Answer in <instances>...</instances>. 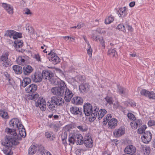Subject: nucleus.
Listing matches in <instances>:
<instances>
[{
    "label": "nucleus",
    "instance_id": "423d86ee",
    "mask_svg": "<svg viewBox=\"0 0 155 155\" xmlns=\"http://www.w3.org/2000/svg\"><path fill=\"white\" fill-rule=\"evenodd\" d=\"M70 111L72 114L74 115H78L80 117H81L83 115L81 109L79 107L71 106L70 108Z\"/></svg>",
    "mask_w": 155,
    "mask_h": 155
},
{
    "label": "nucleus",
    "instance_id": "de8ad7c7",
    "mask_svg": "<svg viewBox=\"0 0 155 155\" xmlns=\"http://www.w3.org/2000/svg\"><path fill=\"white\" fill-rule=\"evenodd\" d=\"M105 99L107 103L109 104V105H111L113 104V98L112 97L107 96L105 98Z\"/></svg>",
    "mask_w": 155,
    "mask_h": 155
},
{
    "label": "nucleus",
    "instance_id": "39448f33",
    "mask_svg": "<svg viewBox=\"0 0 155 155\" xmlns=\"http://www.w3.org/2000/svg\"><path fill=\"white\" fill-rule=\"evenodd\" d=\"M23 45V42L22 40L17 39L14 41V46L18 51L22 53L25 51L24 49L22 48Z\"/></svg>",
    "mask_w": 155,
    "mask_h": 155
},
{
    "label": "nucleus",
    "instance_id": "37998d69",
    "mask_svg": "<svg viewBox=\"0 0 155 155\" xmlns=\"http://www.w3.org/2000/svg\"><path fill=\"white\" fill-rule=\"evenodd\" d=\"M146 125H143L139 128L137 130V133L140 134H142L143 133L145 130L147 128Z\"/></svg>",
    "mask_w": 155,
    "mask_h": 155
},
{
    "label": "nucleus",
    "instance_id": "79ce46f5",
    "mask_svg": "<svg viewBox=\"0 0 155 155\" xmlns=\"http://www.w3.org/2000/svg\"><path fill=\"white\" fill-rule=\"evenodd\" d=\"M114 20V18L113 16L111 15L109 16L105 20V23L106 24H110Z\"/></svg>",
    "mask_w": 155,
    "mask_h": 155
},
{
    "label": "nucleus",
    "instance_id": "a878e982",
    "mask_svg": "<svg viewBox=\"0 0 155 155\" xmlns=\"http://www.w3.org/2000/svg\"><path fill=\"white\" fill-rule=\"evenodd\" d=\"M42 74V78H45V79L48 80L53 75V74L50 71H43Z\"/></svg>",
    "mask_w": 155,
    "mask_h": 155
},
{
    "label": "nucleus",
    "instance_id": "dca6fc26",
    "mask_svg": "<svg viewBox=\"0 0 155 155\" xmlns=\"http://www.w3.org/2000/svg\"><path fill=\"white\" fill-rule=\"evenodd\" d=\"M83 143L87 147L91 148L93 146L92 140L90 136H85L83 140Z\"/></svg>",
    "mask_w": 155,
    "mask_h": 155
},
{
    "label": "nucleus",
    "instance_id": "1a4fd4ad",
    "mask_svg": "<svg viewBox=\"0 0 155 155\" xmlns=\"http://www.w3.org/2000/svg\"><path fill=\"white\" fill-rule=\"evenodd\" d=\"M51 54V57L49 58V61H51L54 65H55L60 62V59L56 54L54 53H51V52L48 54L49 55Z\"/></svg>",
    "mask_w": 155,
    "mask_h": 155
},
{
    "label": "nucleus",
    "instance_id": "4d7b16f0",
    "mask_svg": "<svg viewBox=\"0 0 155 155\" xmlns=\"http://www.w3.org/2000/svg\"><path fill=\"white\" fill-rule=\"evenodd\" d=\"M77 80L81 82H83L84 81V78L83 76L81 75H79L76 77Z\"/></svg>",
    "mask_w": 155,
    "mask_h": 155
},
{
    "label": "nucleus",
    "instance_id": "58836bf2",
    "mask_svg": "<svg viewBox=\"0 0 155 155\" xmlns=\"http://www.w3.org/2000/svg\"><path fill=\"white\" fill-rule=\"evenodd\" d=\"M0 116L5 119H7L9 117L7 112L4 110H0Z\"/></svg>",
    "mask_w": 155,
    "mask_h": 155
},
{
    "label": "nucleus",
    "instance_id": "20e7f679",
    "mask_svg": "<svg viewBox=\"0 0 155 155\" xmlns=\"http://www.w3.org/2000/svg\"><path fill=\"white\" fill-rule=\"evenodd\" d=\"M5 36L9 37L10 38H12L15 39H17L18 38H21L22 34L21 33H18L13 30H8L6 31Z\"/></svg>",
    "mask_w": 155,
    "mask_h": 155
},
{
    "label": "nucleus",
    "instance_id": "ddd939ff",
    "mask_svg": "<svg viewBox=\"0 0 155 155\" xmlns=\"http://www.w3.org/2000/svg\"><path fill=\"white\" fill-rule=\"evenodd\" d=\"M136 151V148L132 145L127 146L124 150L125 153L130 155H133L135 152Z\"/></svg>",
    "mask_w": 155,
    "mask_h": 155
},
{
    "label": "nucleus",
    "instance_id": "4be33fe9",
    "mask_svg": "<svg viewBox=\"0 0 155 155\" xmlns=\"http://www.w3.org/2000/svg\"><path fill=\"white\" fill-rule=\"evenodd\" d=\"M51 92L54 94L60 96H62L64 94V92L63 90H61L59 87H54L51 89Z\"/></svg>",
    "mask_w": 155,
    "mask_h": 155
},
{
    "label": "nucleus",
    "instance_id": "4c0bfd02",
    "mask_svg": "<svg viewBox=\"0 0 155 155\" xmlns=\"http://www.w3.org/2000/svg\"><path fill=\"white\" fill-rule=\"evenodd\" d=\"M17 63L19 65H24L25 63L26 60L24 58V57L20 56L17 59Z\"/></svg>",
    "mask_w": 155,
    "mask_h": 155
},
{
    "label": "nucleus",
    "instance_id": "f704fd0d",
    "mask_svg": "<svg viewBox=\"0 0 155 155\" xmlns=\"http://www.w3.org/2000/svg\"><path fill=\"white\" fill-rule=\"evenodd\" d=\"M107 113L105 109H100L98 113L97 118L99 120L101 119Z\"/></svg>",
    "mask_w": 155,
    "mask_h": 155
},
{
    "label": "nucleus",
    "instance_id": "8fccbe9b",
    "mask_svg": "<svg viewBox=\"0 0 155 155\" xmlns=\"http://www.w3.org/2000/svg\"><path fill=\"white\" fill-rule=\"evenodd\" d=\"M98 40L100 42V45L103 47L104 48H105L104 41L103 40V37H99L98 38Z\"/></svg>",
    "mask_w": 155,
    "mask_h": 155
},
{
    "label": "nucleus",
    "instance_id": "6e6552de",
    "mask_svg": "<svg viewBox=\"0 0 155 155\" xmlns=\"http://www.w3.org/2000/svg\"><path fill=\"white\" fill-rule=\"evenodd\" d=\"M36 107H39L41 110L45 111L46 109V102L44 99L43 98L39 97L37 102L36 103Z\"/></svg>",
    "mask_w": 155,
    "mask_h": 155
},
{
    "label": "nucleus",
    "instance_id": "9b49d317",
    "mask_svg": "<svg viewBox=\"0 0 155 155\" xmlns=\"http://www.w3.org/2000/svg\"><path fill=\"white\" fill-rule=\"evenodd\" d=\"M125 128L124 127H120L119 128L116 129L114 131V135L116 137H120L125 133Z\"/></svg>",
    "mask_w": 155,
    "mask_h": 155
},
{
    "label": "nucleus",
    "instance_id": "09e8293b",
    "mask_svg": "<svg viewBox=\"0 0 155 155\" xmlns=\"http://www.w3.org/2000/svg\"><path fill=\"white\" fill-rule=\"evenodd\" d=\"M38 95L37 94H32L30 97L29 98L31 100L35 101L38 97Z\"/></svg>",
    "mask_w": 155,
    "mask_h": 155
},
{
    "label": "nucleus",
    "instance_id": "473e14b6",
    "mask_svg": "<svg viewBox=\"0 0 155 155\" xmlns=\"http://www.w3.org/2000/svg\"><path fill=\"white\" fill-rule=\"evenodd\" d=\"M9 55V52L7 51H5L2 55L0 57V61H7Z\"/></svg>",
    "mask_w": 155,
    "mask_h": 155
},
{
    "label": "nucleus",
    "instance_id": "13d9d810",
    "mask_svg": "<svg viewBox=\"0 0 155 155\" xmlns=\"http://www.w3.org/2000/svg\"><path fill=\"white\" fill-rule=\"evenodd\" d=\"M149 99H153L155 100V92L154 93L153 91H150V94Z\"/></svg>",
    "mask_w": 155,
    "mask_h": 155
},
{
    "label": "nucleus",
    "instance_id": "c9c22d12",
    "mask_svg": "<svg viewBox=\"0 0 155 155\" xmlns=\"http://www.w3.org/2000/svg\"><path fill=\"white\" fill-rule=\"evenodd\" d=\"M58 79L57 77L54 76L52 75L48 80L49 81L51 84L56 85L57 84L58 82Z\"/></svg>",
    "mask_w": 155,
    "mask_h": 155
},
{
    "label": "nucleus",
    "instance_id": "a19ab883",
    "mask_svg": "<svg viewBox=\"0 0 155 155\" xmlns=\"http://www.w3.org/2000/svg\"><path fill=\"white\" fill-rule=\"evenodd\" d=\"M140 93L141 95L144 96L146 97H147L149 98L150 92L146 90L145 89H143L141 91Z\"/></svg>",
    "mask_w": 155,
    "mask_h": 155
},
{
    "label": "nucleus",
    "instance_id": "2f4dec72",
    "mask_svg": "<svg viewBox=\"0 0 155 155\" xmlns=\"http://www.w3.org/2000/svg\"><path fill=\"white\" fill-rule=\"evenodd\" d=\"M57 84L58 85V87H60L59 88H60L61 90H62L63 89V91L64 93V92L65 90L68 88L64 82L63 81H58Z\"/></svg>",
    "mask_w": 155,
    "mask_h": 155
},
{
    "label": "nucleus",
    "instance_id": "c756f323",
    "mask_svg": "<svg viewBox=\"0 0 155 155\" xmlns=\"http://www.w3.org/2000/svg\"><path fill=\"white\" fill-rule=\"evenodd\" d=\"M31 82V80L30 78H25L23 80L21 84V86L25 87Z\"/></svg>",
    "mask_w": 155,
    "mask_h": 155
},
{
    "label": "nucleus",
    "instance_id": "f03ea898",
    "mask_svg": "<svg viewBox=\"0 0 155 155\" xmlns=\"http://www.w3.org/2000/svg\"><path fill=\"white\" fill-rule=\"evenodd\" d=\"M99 108L96 106L93 107L91 104L90 103H86L84 106V114L87 116L91 115L90 119L93 121L95 119L97 115V112Z\"/></svg>",
    "mask_w": 155,
    "mask_h": 155
},
{
    "label": "nucleus",
    "instance_id": "f8f14e48",
    "mask_svg": "<svg viewBox=\"0 0 155 155\" xmlns=\"http://www.w3.org/2000/svg\"><path fill=\"white\" fill-rule=\"evenodd\" d=\"M64 92V99L67 102H69L73 96L74 94L72 91L68 88L66 89Z\"/></svg>",
    "mask_w": 155,
    "mask_h": 155
},
{
    "label": "nucleus",
    "instance_id": "a18cd8bd",
    "mask_svg": "<svg viewBox=\"0 0 155 155\" xmlns=\"http://www.w3.org/2000/svg\"><path fill=\"white\" fill-rule=\"evenodd\" d=\"M111 116L110 114H108L106 116L105 118H104L103 119V124L104 125H105L108 122V121L111 118Z\"/></svg>",
    "mask_w": 155,
    "mask_h": 155
},
{
    "label": "nucleus",
    "instance_id": "bf43d9fd",
    "mask_svg": "<svg viewBox=\"0 0 155 155\" xmlns=\"http://www.w3.org/2000/svg\"><path fill=\"white\" fill-rule=\"evenodd\" d=\"M51 134L49 132H47L45 133V136L47 138H50L51 137Z\"/></svg>",
    "mask_w": 155,
    "mask_h": 155
},
{
    "label": "nucleus",
    "instance_id": "72a5a7b5",
    "mask_svg": "<svg viewBox=\"0 0 155 155\" xmlns=\"http://www.w3.org/2000/svg\"><path fill=\"white\" fill-rule=\"evenodd\" d=\"M68 141L70 145H73L75 142V139L74 136V133L70 134L69 136Z\"/></svg>",
    "mask_w": 155,
    "mask_h": 155
},
{
    "label": "nucleus",
    "instance_id": "c03bdc74",
    "mask_svg": "<svg viewBox=\"0 0 155 155\" xmlns=\"http://www.w3.org/2000/svg\"><path fill=\"white\" fill-rule=\"evenodd\" d=\"M76 127L80 131L82 132L87 131V127L85 125L77 126Z\"/></svg>",
    "mask_w": 155,
    "mask_h": 155
},
{
    "label": "nucleus",
    "instance_id": "338daca9",
    "mask_svg": "<svg viewBox=\"0 0 155 155\" xmlns=\"http://www.w3.org/2000/svg\"><path fill=\"white\" fill-rule=\"evenodd\" d=\"M127 28L128 29L129 31H132L133 30V29L132 27L129 25H127Z\"/></svg>",
    "mask_w": 155,
    "mask_h": 155
},
{
    "label": "nucleus",
    "instance_id": "cd10ccee",
    "mask_svg": "<svg viewBox=\"0 0 155 155\" xmlns=\"http://www.w3.org/2000/svg\"><path fill=\"white\" fill-rule=\"evenodd\" d=\"M141 151L144 155H148L150 150V147L147 146H141Z\"/></svg>",
    "mask_w": 155,
    "mask_h": 155
},
{
    "label": "nucleus",
    "instance_id": "5701e85b",
    "mask_svg": "<svg viewBox=\"0 0 155 155\" xmlns=\"http://www.w3.org/2000/svg\"><path fill=\"white\" fill-rule=\"evenodd\" d=\"M37 89V86L35 84H31L26 88L25 91L28 93H33L36 91Z\"/></svg>",
    "mask_w": 155,
    "mask_h": 155
},
{
    "label": "nucleus",
    "instance_id": "052dcab7",
    "mask_svg": "<svg viewBox=\"0 0 155 155\" xmlns=\"http://www.w3.org/2000/svg\"><path fill=\"white\" fill-rule=\"evenodd\" d=\"M31 14V13L30 12V10L29 9L27 8L24 10V14L29 15Z\"/></svg>",
    "mask_w": 155,
    "mask_h": 155
},
{
    "label": "nucleus",
    "instance_id": "774afa93",
    "mask_svg": "<svg viewBox=\"0 0 155 155\" xmlns=\"http://www.w3.org/2000/svg\"><path fill=\"white\" fill-rule=\"evenodd\" d=\"M83 151V150L81 149H78L76 151V154L78 155H79V153H81V151Z\"/></svg>",
    "mask_w": 155,
    "mask_h": 155
},
{
    "label": "nucleus",
    "instance_id": "f257e3e1",
    "mask_svg": "<svg viewBox=\"0 0 155 155\" xmlns=\"http://www.w3.org/2000/svg\"><path fill=\"white\" fill-rule=\"evenodd\" d=\"M5 131L9 135L6 136L4 141L2 144L5 147L4 149L5 153L10 155L12 145L18 144L19 143L18 141L21 140V138L18 135H17L16 130L15 129L6 128Z\"/></svg>",
    "mask_w": 155,
    "mask_h": 155
},
{
    "label": "nucleus",
    "instance_id": "0eeeda50",
    "mask_svg": "<svg viewBox=\"0 0 155 155\" xmlns=\"http://www.w3.org/2000/svg\"><path fill=\"white\" fill-rule=\"evenodd\" d=\"M151 133L148 131L144 132L143 135L141 137L142 141L145 143H148L150 142L152 139Z\"/></svg>",
    "mask_w": 155,
    "mask_h": 155
},
{
    "label": "nucleus",
    "instance_id": "7c9ffc66",
    "mask_svg": "<svg viewBox=\"0 0 155 155\" xmlns=\"http://www.w3.org/2000/svg\"><path fill=\"white\" fill-rule=\"evenodd\" d=\"M13 69L16 74H20L22 72V67L18 65H15L13 67Z\"/></svg>",
    "mask_w": 155,
    "mask_h": 155
},
{
    "label": "nucleus",
    "instance_id": "aec40b11",
    "mask_svg": "<svg viewBox=\"0 0 155 155\" xmlns=\"http://www.w3.org/2000/svg\"><path fill=\"white\" fill-rule=\"evenodd\" d=\"M22 70L23 74L25 75H28L33 71L32 68L31 66L28 65L24 66Z\"/></svg>",
    "mask_w": 155,
    "mask_h": 155
},
{
    "label": "nucleus",
    "instance_id": "f3484780",
    "mask_svg": "<svg viewBox=\"0 0 155 155\" xmlns=\"http://www.w3.org/2000/svg\"><path fill=\"white\" fill-rule=\"evenodd\" d=\"M19 119L17 118H13L9 122V124L11 127L15 128H18L20 124H21Z\"/></svg>",
    "mask_w": 155,
    "mask_h": 155
},
{
    "label": "nucleus",
    "instance_id": "b1692460",
    "mask_svg": "<svg viewBox=\"0 0 155 155\" xmlns=\"http://www.w3.org/2000/svg\"><path fill=\"white\" fill-rule=\"evenodd\" d=\"M83 102L82 98L79 97H75L73 98L71 100V102L72 104L77 105H81Z\"/></svg>",
    "mask_w": 155,
    "mask_h": 155
},
{
    "label": "nucleus",
    "instance_id": "3c124183",
    "mask_svg": "<svg viewBox=\"0 0 155 155\" xmlns=\"http://www.w3.org/2000/svg\"><path fill=\"white\" fill-rule=\"evenodd\" d=\"M127 117L128 119L132 121L136 119L134 115L131 113H128L127 114Z\"/></svg>",
    "mask_w": 155,
    "mask_h": 155
},
{
    "label": "nucleus",
    "instance_id": "5fc2aeb1",
    "mask_svg": "<svg viewBox=\"0 0 155 155\" xmlns=\"http://www.w3.org/2000/svg\"><path fill=\"white\" fill-rule=\"evenodd\" d=\"M88 46V48L87 50V53L90 55V57H91L92 54V49L90 45H89Z\"/></svg>",
    "mask_w": 155,
    "mask_h": 155
},
{
    "label": "nucleus",
    "instance_id": "393cba45",
    "mask_svg": "<svg viewBox=\"0 0 155 155\" xmlns=\"http://www.w3.org/2000/svg\"><path fill=\"white\" fill-rule=\"evenodd\" d=\"M18 129L19 131V137H20L21 138V137H25L26 136V133L24 127L22 124H19Z\"/></svg>",
    "mask_w": 155,
    "mask_h": 155
},
{
    "label": "nucleus",
    "instance_id": "e433bc0d",
    "mask_svg": "<svg viewBox=\"0 0 155 155\" xmlns=\"http://www.w3.org/2000/svg\"><path fill=\"white\" fill-rule=\"evenodd\" d=\"M118 12L120 15V17H124L126 15V7L120 8L118 11Z\"/></svg>",
    "mask_w": 155,
    "mask_h": 155
},
{
    "label": "nucleus",
    "instance_id": "603ef678",
    "mask_svg": "<svg viewBox=\"0 0 155 155\" xmlns=\"http://www.w3.org/2000/svg\"><path fill=\"white\" fill-rule=\"evenodd\" d=\"M117 28L124 32L125 31V28L124 26L122 24H120L117 26Z\"/></svg>",
    "mask_w": 155,
    "mask_h": 155
},
{
    "label": "nucleus",
    "instance_id": "49530a36",
    "mask_svg": "<svg viewBox=\"0 0 155 155\" xmlns=\"http://www.w3.org/2000/svg\"><path fill=\"white\" fill-rule=\"evenodd\" d=\"M41 155H52L49 152L44 149L43 147H41Z\"/></svg>",
    "mask_w": 155,
    "mask_h": 155
},
{
    "label": "nucleus",
    "instance_id": "7ed1b4c3",
    "mask_svg": "<svg viewBox=\"0 0 155 155\" xmlns=\"http://www.w3.org/2000/svg\"><path fill=\"white\" fill-rule=\"evenodd\" d=\"M64 103V100L61 97L54 96L51 97L50 101L47 102V105L50 110L55 111L57 106H61Z\"/></svg>",
    "mask_w": 155,
    "mask_h": 155
},
{
    "label": "nucleus",
    "instance_id": "9d476101",
    "mask_svg": "<svg viewBox=\"0 0 155 155\" xmlns=\"http://www.w3.org/2000/svg\"><path fill=\"white\" fill-rule=\"evenodd\" d=\"M32 80L36 83L41 82L42 79V76L41 73L39 71L35 72L31 76Z\"/></svg>",
    "mask_w": 155,
    "mask_h": 155
},
{
    "label": "nucleus",
    "instance_id": "6ab92c4d",
    "mask_svg": "<svg viewBox=\"0 0 155 155\" xmlns=\"http://www.w3.org/2000/svg\"><path fill=\"white\" fill-rule=\"evenodd\" d=\"M117 120L115 118H112L108 121V128L110 129L115 128L117 125Z\"/></svg>",
    "mask_w": 155,
    "mask_h": 155
},
{
    "label": "nucleus",
    "instance_id": "864d4df0",
    "mask_svg": "<svg viewBox=\"0 0 155 155\" xmlns=\"http://www.w3.org/2000/svg\"><path fill=\"white\" fill-rule=\"evenodd\" d=\"M148 125L149 127H151L155 125V121L153 120H150L148 123Z\"/></svg>",
    "mask_w": 155,
    "mask_h": 155
},
{
    "label": "nucleus",
    "instance_id": "6e6d98bb",
    "mask_svg": "<svg viewBox=\"0 0 155 155\" xmlns=\"http://www.w3.org/2000/svg\"><path fill=\"white\" fill-rule=\"evenodd\" d=\"M5 76L6 77V79L8 80L9 81H10L11 78L10 77V75L8 73L6 72H5L4 73Z\"/></svg>",
    "mask_w": 155,
    "mask_h": 155
},
{
    "label": "nucleus",
    "instance_id": "e2e57ef3",
    "mask_svg": "<svg viewBox=\"0 0 155 155\" xmlns=\"http://www.w3.org/2000/svg\"><path fill=\"white\" fill-rule=\"evenodd\" d=\"M84 26V25L82 23H80L77 26V28L78 29H80Z\"/></svg>",
    "mask_w": 155,
    "mask_h": 155
},
{
    "label": "nucleus",
    "instance_id": "680f3d73",
    "mask_svg": "<svg viewBox=\"0 0 155 155\" xmlns=\"http://www.w3.org/2000/svg\"><path fill=\"white\" fill-rule=\"evenodd\" d=\"M35 58L38 61H41L40 57L39 55L38 54H35Z\"/></svg>",
    "mask_w": 155,
    "mask_h": 155
},
{
    "label": "nucleus",
    "instance_id": "ea45409f",
    "mask_svg": "<svg viewBox=\"0 0 155 155\" xmlns=\"http://www.w3.org/2000/svg\"><path fill=\"white\" fill-rule=\"evenodd\" d=\"M108 54L114 57H116L117 55V53L115 49H110L108 50Z\"/></svg>",
    "mask_w": 155,
    "mask_h": 155
},
{
    "label": "nucleus",
    "instance_id": "69168bd1",
    "mask_svg": "<svg viewBox=\"0 0 155 155\" xmlns=\"http://www.w3.org/2000/svg\"><path fill=\"white\" fill-rule=\"evenodd\" d=\"M53 127L54 129H55L56 131H58L59 128V126H58L56 124L53 125Z\"/></svg>",
    "mask_w": 155,
    "mask_h": 155
},
{
    "label": "nucleus",
    "instance_id": "0e129e2a",
    "mask_svg": "<svg viewBox=\"0 0 155 155\" xmlns=\"http://www.w3.org/2000/svg\"><path fill=\"white\" fill-rule=\"evenodd\" d=\"M9 64L7 62V61H3V62L2 63V65L3 66L5 67H7L8 66Z\"/></svg>",
    "mask_w": 155,
    "mask_h": 155
},
{
    "label": "nucleus",
    "instance_id": "412c9836",
    "mask_svg": "<svg viewBox=\"0 0 155 155\" xmlns=\"http://www.w3.org/2000/svg\"><path fill=\"white\" fill-rule=\"evenodd\" d=\"M2 6L7 12L9 14H12L13 13V7L9 4L6 3H2Z\"/></svg>",
    "mask_w": 155,
    "mask_h": 155
},
{
    "label": "nucleus",
    "instance_id": "a211bd4d",
    "mask_svg": "<svg viewBox=\"0 0 155 155\" xmlns=\"http://www.w3.org/2000/svg\"><path fill=\"white\" fill-rule=\"evenodd\" d=\"M75 139V143L77 145H81L83 143V138L82 135L80 134L74 133Z\"/></svg>",
    "mask_w": 155,
    "mask_h": 155
},
{
    "label": "nucleus",
    "instance_id": "4468645a",
    "mask_svg": "<svg viewBox=\"0 0 155 155\" xmlns=\"http://www.w3.org/2000/svg\"><path fill=\"white\" fill-rule=\"evenodd\" d=\"M142 124V121L140 119H135L133 121H132L130 123V125L132 129H136L139 127H140Z\"/></svg>",
    "mask_w": 155,
    "mask_h": 155
},
{
    "label": "nucleus",
    "instance_id": "c85d7f7f",
    "mask_svg": "<svg viewBox=\"0 0 155 155\" xmlns=\"http://www.w3.org/2000/svg\"><path fill=\"white\" fill-rule=\"evenodd\" d=\"M118 91L120 94L123 96L127 95L128 93V91L127 89L120 86L118 87Z\"/></svg>",
    "mask_w": 155,
    "mask_h": 155
},
{
    "label": "nucleus",
    "instance_id": "bb28decb",
    "mask_svg": "<svg viewBox=\"0 0 155 155\" xmlns=\"http://www.w3.org/2000/svg\"><path fill=\"white\" fill-rule=\"evenodd\" d=\"M89 85L87 83H85L79 86V90L82 93H86L89 90Z\"/></svg>",
    "mask_w": 155,
    "mask_h": 155
},
{
    "label": "nucleus",
    "instance_id": "2eb2a0df",
    "mask_svg": "<svg viewBox=\"0 0 155 155\" xmlns=\"http://www.w3.org/2000/svg\"><path fill=\"white\" fill-rule=\"evenodd\" d=\"M40 146L39 147L36 146L35 145L31 146L28 149V154L29 155H33V154L35 153L38 150V151L41 152V148Z\"/></svg>",
    "mask_w": 155,
    "mask_h": 155
}]
</instances>
